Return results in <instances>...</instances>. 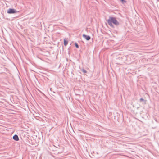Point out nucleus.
Wrapping results in <instances>:
<instances>
[{"instance_id": "nucleus-1", "label": "nucleus", "mask_w": 159, "mask_h": 159, "mask_svg": "<svg viewBox=\"0 0 159 159\" xmlns=\"http://www.w3.org/2000/svg\"><path fill=\"white\" fill-rule=\"evenodd\" d=\"M107 22L109 25L112 27H114V26L112 25V23L116 25H119V23L116 20V18L113 17H110L109 19L107 20Z\"/></svg>"}, {"instance_id": "nucleus-2", "label": "nucleus", "mask_w": 159, "mask_h": 159, "mask_svg": "<svg viewBox=\"0 0 159 159\" xmlns=\"http://www.w3.org/2000/svg\"><path fill=\"white\" fill-rule=\"evenodd\" d=\"M16 12L14 9H9L7 11V13L9 14L15 13Z\"/></svg>"}, {"instance_id": "nucleus-3", "label": "nucleus", "mask_w": 159, "mask_h": 159, "mask_svg": "<svg viewBox=\"0 0 159 159\" xmlns=\"http://www.w3.org/2000/svg\"><path fill=\"white\" fill-rule=\"evenodd\" d=\"M83 37L84 38L87 40H89L90 39V37L89 36H87L85 34L83 35Z\"/></svg>"}, {"instance_id": "nucleus-4", "label": "nucleus", "mask_w": 159, "mask_h": 159, "mask_svg": "<svg viewBox=\"0 0 159 159\" xmlns=\"http://www.w3.org/2000/svg\"><path fill=\"white\" fill-rule=\"evenodd\" d=\"M13 139L15 141H17L19 140V139L17 135H14L13 137Z\"/></svg>"}, {"instance_id": "nucleus-5", "label": "nucleus", "mask_w": 159, "mask_h": 159, "mask_svg": "<svg viewBox=\"0 0 159 159\" xmlns=\"http://www.w3.org/2000/svg\"><path fill=\"white\" fill-rule=\"evenodd\" d=\"M68 43V42L65 39L64 40V43L65 46H66Z\"/></svg>"}, {"instance_id": "nucleus-6", "label": "nucleus", "mask_w": 159, "mask_h": 159, "mask_svg": "<svg viewBox=\"0 0 159 159\" xmlns=\"http://www.w3.org/2000/svg\"><path fill=\"white\" fill-rule=\"evenodd\" d=\"M122 2V3L124 4L126 2V1L124 0H120Z\"/></svg>"}, {"instance_id": "nucleus-7", "label": "nucleus", "mask_w": 159, "mask_h": 159, "mask_svg": "<svg viewBox=\"0 0 159 159\" xmlns=\"http://www.w3.org/2000/svg\"><path fill=\"white\" fill-rule=\"evenodd\" d=\"M75 46L76 47V48H79V46L78 44L77 43H75Z\"/></svg>"}, {"instance_id": "nucleus-8", "label": "nucleus", "mask_w": 159, "mask_h": 159, "mask_svg": "<svg viewBox=\"0 0 159 159\" xmlns=\"http://www.w3.org/2000/svg\"><path fill=\"white\" fill-rule=\"evenodd\" d=\"M140 100L141 101H143L144 100L143 99V98H142L140 99Z\"/></svg>"}, {"instance_id": "nucleus-9", "label": "nucleus", "mask_w": 159, "mask_h": 159, "mask_svg": "<svg viewBox=\"0 0 159 159\" xmlns=\"http://www.w3.org/2000/svg\"><path fill=\"white\" fill-rule=\"evenodd\" d=\"M83 72H84V73H86V71H85V70H83Z\"/></svg>"}]
</instances>
